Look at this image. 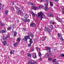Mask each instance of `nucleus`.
<instances>
[{
    "instance_id": "1",
    "label": "nucleus",
    "mask_w": 64,
    "mask_h": 64,
    "mask_svg": "<svg viewBox=\"0 0 64 64\" xmlns=\"http://www.w3.org/2000/svg\"><path fill=\"white\" fill-rule=\"evenodd\" d=\"M49 27L50 29L49 28L47 27L44 28V31H47V32H48L49 33H50L51 32V30H51L53 28V26H52L50 25L49 26Z\"/></svg>"
},
{
    "instance_id": "2",
    "label": "nucleus",
    "mask_w": 64,
    "mask_h": 64,
    "mask_svg": "<svg viewBox=\"0 0 64 64\" xmlns=\"http://www.w3.org/2000/svg\"><path fill=\"white\" fill-rule=\"evenodd\" d=\"M30 36L28 35L27 36H24V40L25 41H27L28 40V39H30L29 41L30 43H33V42H32V39H30Z\"/></svg>"
},
{
    "instance_id": "3",
    "label": "nucleus",
    "mask_w": 64,
    "mask_h": 64,
    "mask_svg": "<svg viewBox=\"0 0 64 64\" xmlns=\"http://www.w3.org/2000/svg\"><path fill=\"white\" fill-rule=\"evenodd\" d=\"M40 16L41 18V20H42V18H45V16L42 12H40L38 13V17Z\"/></svg>"
},
{
    "instance_id": "4",
    "label": "nucleus",
    "mask_w": 64,
    "mask_h": 64,
    "mask_svg": "<svg viewBox=\"0 0 64 64\" xmlns=\"http://www.w3.org/2000/svg\"><path fill=\"white\" fill-rule=\"evenodd\" d=\"M56 19L58 21L60 22L62 24L63 23V22L62 21V19L59 18L58 17H56Z\"/></svg>"
},
{
    "instance_id": "5",
    "label": "nucleus",
    "mask_w": 64,
    "mask_h": 64,
    "mask_svg": "<svg viewBox=\"0 0 64 64\" xmlns=\"http://www.w3.org/2000/svg\"><path fill=\"white\" fill-rule=\"evenodd\" d=\"M33 57L34 58H37V56H36V53H34L32 54Z\"/></svg>"
},
{
    "instance_id": "6",
    "label": "nucleus",
    "mask_w": 64,
    "mask_h": 64,
    "mask_svg": "<svg viewBox=\"0 0 64 64\" xmlns=\"http://www.w3.org/2000/svg\"><path fill=\"white\" fill-rule=\"evenodd\" d=\"M26 19H24V18H23L22 19V20H23V21H24V22H30V20H29L28 19L27 20Z\"/></svg>"
},
{
    "instance_id": "7",
    "label": "nucleus",
    "mask_w": 64,
    "mask_h": 64,
    "mask_svg": "<svg viewBox=\"0 0 64 64\" xmlns=\"http://www.w3.org/2000/svg\"><path fill=\"white\" fill-rule=\"evenodd\" d=\"M47 16H48V17H53V15L51 14H47Z\"/></svg>"
},
{
    "instance_id": "8",
    "label": "nucleus",
    "mask_w": 64,
    "mask_h": 64,
    "mask_svg": "<svg viewBox=\"0 0 64 64\" xmlns=\"http://www.w3.org/2000/svg\"><path fill=\"white\" fill-rule=\"evenodd\" d=\"M18 12L19 14H20V15L23 14V12L21 10H19L18 11Z\"/></svg>"
},
{
    "instance_id": "9",
    "label": "nucleus",
    "mask_w": 64,
    "mask_h": 64,
    "mask_svg": "<svg viewBox=\"0 0 64 64\" xmlns=\"http://www.w3.org/2000/svg\"><path fill=\"white\" fill-rule=\"evenodd\" d=\"M46 49L49 52H51V49L49 47H46Z\"/></svg>"
},
{
    "instance_id": "10",
    "label": "nucleus",
    "mask_w": 64,
    "mask_h": 64,
    "mask_svg": "<svg viewBox=\"0 0 64 64\" xmlns=\"http://www.w3.org/2000/svg\"><path fill=\"white\" fill-rule=\"evenodd\" d=\"M12 32L13 33H14V37L16 36V35H17V32H15V31H14V30H13Z\"/></svg>"
},
{
    "instance_id": "11",
    "label": "nucleus",
    "mask_w": 64,
    "mask_h": 64,
    "mask_svg": "<svg viewBox=\"0 0 64 64\" xmlns=\"http://www.w3.org/2000/svg\"><path fill=\"white\" fill-rule=\"evenodd\" d=\"M30 26H32V27H34L36 26V24L34 23H32L30 24Z\"/></svg>"
},
{
    "instance_id": "12",
    "label": "nucleus",
    "mask_w": 64,
    "mask_h": 64,
    "mask_svg": "<svg viewBox=\"0 0 64 64\" xmlns=\"http://www.w3.org/2000/svg\"><path fill=\"white\" fill-rule=\"evenodd\" d=\"M32 62H33V63H32V64H36V63H37V62L36 61H35L34 60H33V61H31V62H30L31 63H32Z\"/></svg>"
},
{
    "instance_id": "13",
    "label": "nucleus",
    "mask_w": 64,
    "mask_h": 64,
    "mask_svg": "<svg viewBox=\"0 0 64 64\" xmlns=\"http://www.w3.org/2000/svg\"><path fill=\"white\" fill-rule=\"evenodd\" d=\"M29 17V16L28 15H27V14H26V15H25V17L24 18L25 19H26V18H28Z\"/></svg>"
},
{
    "instance_id": "14",
    "label": "nucleus",
    "mask_w": 64,
    "mask_h": 64,
    "mask_svg": "<svg viewBox=\"0 0 64 64\" xmlns=\"http://www.w3.org/2000/svg\"><path fill=\"white\" fill-rule=\"evenodd\" d=\"M50 23L51 24H54L55 23L53 21H52V20H51L50 21Z\"/></svg>"
},
{
    "instance_id": "15",
    "label": "nucleus",
    "mask_w": 64,
    "mask_h": 64,
    "mask_svg": "<svg viewBox=\"0 0 64 64\" xmlns=\"http://www.w3.org/2000/svg\"><path fill=\"white\" fill-rule=\"evenodd\" d=\"M20 41V38H18L17 40V42L19 43Z\"/></svg>"
},
{
    "instance_id": "16",
    "label": "nucleus",
    "mask_w": 64,
    "mask_h": 64,
    "mask_svg": "<svg viewBox=\"0 0 64 64\" xmlns=\"http://www.w3.org/2000/svg\"><path fill=\"white\" fill-rule=\"evenodd\" d=\"M33 8L34 10H36V9H38V7H36L35 6H33Z\"/></svg>"
},
{
    "instance_id": "17",
    "label": "nucleus",
    "mask_w": 64,
    "mask_h": 64,
    "mask_svg": "<svg viewBox=\"0 0 64 64\" xmlns=\"http://www.w3.org/2000/svg\"><path fill=\"white\" fill-rule=\"evenodd\" d=\"M49 52H48L46 54V55H47L48 57L49 56H50V55H51V54H49Z\"/></svg>"
},
{
    "instance_id": "18",
    "label": "nucleus",
    "mask_w": 64,
    "mask_h": 64,
    "mask_svg": "<svg viewBox=\"0 0 64 64\" xmlns=\"http://www.w3.org/2000/svg\"><path fill=\"white\" fill-rule=\"evenodd\" d=\"M50 6L53 7V3L50 2Z\"/></svg>"
},
{
    "instance_id": "19",
    "label": "nucleus",
    "mask_w": 64,
    "mask_h": 64,
    "mask_svg": "<svg viewBox=\"0 0 64 64\" xmlns=\"http://www.w3.org/2000/svg\"><path fill=\"white\" fill-rule=\"evenodd\" d=\"M33 61V60H31L30 61H29L28 62V64H32V62H32V63H31V61Z\"/></svg>"
},
{
    "instance_id": "20",
    "label": "nucleus",
    "mask_w": 64,
    "mask_h": 64,
    "mask_svg": "<svg viewBox=\"0 0 64 64\" xmlns=\"http://www.w3.org/2000/svg\"><path fill=\"white\" fill-rule=\"evenodd\" d=\"M10 35L9 34H8L6 38V39H7V38H9V37H10V36H9Z\"/></svg>"
},
{
    "instance_id": "21",
    "label": "nucleus",
    "mask_w": 64,
    "mask_h": 64,
    "mask_svg": "<svg viewBox=\"0 0 64 64\" xmlns=\"http://www.w3.org/2000/svg\"><path fill=\"white\" fill-rule=\"evenodd\" d=\"M1 32H2V33H5V32H6V30H2L1 31Z\"/></svg>"
},
{
    "instance_id": "22",
    "label": "nucleus",
    "mask_w": 64,
    "mask_h": 64,
    "mask_svg": "<svg viewBox=\"0 0 64 64\" xmlns=\"http://www.w3.org/2000/svg\"><path fill=\"white\" fill-rule=\"evenodd\" d=\"M14 50H12V51L10 52V54H12L14 53Z\"/></svg>"
},
{
    "instance_id": "23",
    "label": "nucleus",
    "mask_w": 64,
    "mask_h": 64,
    "mask_svg": "<svg viewBox=\"0 0 64 64\" xmlns=\"http://www.w3.org/2000/svg\"><path fill=\"white\" fill-rule=\"evenodd\" d=\"M6 15H7L8 14V11L7 10H6L5 11Z\"/></svg>"
},
{
    "instance_id": "24",
    "label": "nucleus",
    "mask_w": 64,
    "mask_h": 64,
    "mask_svg": "<svg viewBox=\"0 0 64 64\" xmlns=\"http://www.w3.org/2000/svg\"><path fill=\"white\" fill-rule=\"evenodd\" d=\"M36 50H37V51H38V50L39 51H40V49L38 47H36Z\"/></svg>"
},
{
    "instance_id": "25",
    "label": "nucleus",
    "mask_w": 64,
    "mask_h": 64,
    "mask_svg": "<svg viewBox=\"0 0 64 64\" xmlns=\"http://www.w3.org/2000/svg\"><path fill=\"white\" fill-rule=\"evenodd\" d=\"M15 8H16L17 10H19V9H20V8H18V7H16V6H15Z\"/></svg>"
},
{
    "instance_id": "26",
    "label": "nucleus",
    "mask_w": 64,
    "mask_h": 64,
    "mask_svg": "<svg viewBox=\"0 0 64 64\" xmlns=\"http://www.w3.org/2000/svg\"><path fill=\"white\" fill-rule=\"evenodd\" d=\"M3 43L4 45H6V41H4L3 42Z\"/></svg>"
},
{
    "instance_id": "27",
    "label": "nucleus",
    "mask_w": 64,
    "mask_h": 64,
    "mask_svg": "<svg viewBox=\"0 0 64 64\" xmlns=\"http://www.w3.org/2000/svg\"><path fill=\"white\" fill-rule=\"evenodd\" d=\"M44 10H48V7H45L44 8Z\"/></svg>"
},
{
    "instance_id": "28",
    "label": "nucleus",
    "mask_w": 64,
    "mask_h": 64,
    "mask_svg": "<svg viewBox=\"0 0 64 64\" xmlns=\"http://www.w3.org/2000/svg\"><path fill=\"white\" fill-rule=\"evenodd\" d=\"M32 15L33 16H36L37 15L36 14L33 13H32Z\"/></svg>"
},
{
    "instance_id": "29",
    "label": "nucleus",
    "mask_w": 64,
    "mask_h": 64,
    "mask_svg": "<svg viewBox=\"0 0 64 64\" xmlns=\"http://www.w3.org/2000/svg\"><path fill=\"white\" fill-rule=\"evenodd\" d=\"M18 42H17L16 43H15L14 44V46H15H15H16V45H17V44H18Z\"/></svg>"
},
{
    "instance_id": "30",
    "label": "nucleus",
    "mask_w": 64,
    "mask_h": 64,
    "mask_svg": "<svg viewBox=\"0 0 64 64\" xmlns=\"http://www.w3.org/2000/svg\"><path fill=\"white\" fill-rule=\"evenodd\" d=\"M42 7H43V6L42 5H40L39 6V8H41Z\"/></svg>"
},
{
    "instance_id": "31",
    "label": "nucleus",
    "mask_w": 64,
    "mask_h": 64,
    "mask_svg": "<svg viewBox=\"0 0 64 64\" xmlns=\"http://www.w3.org/2000/svg\"><path fill=\"white\" fill-rule=\"evenodd\" d=\"M31 43H30V44L28 45V47H30L31 46Z\"/></svg>"
},
{
    "instance_id": "32",
    "label": "nucleus",
    "mask_w": 64,
    "mask_h": 64,
    "mask_svg": "<svg viewBox=\"0 0 64 64\" xmlns=\"http://www.w3.org/2000/svg\"><path fill=\"white\" fill-rule=\"evenodd\" d=\"M28 57H31V54H28Z\"/></svg>"
},
{
    "instance_id": "33",
    "label": "nucleus",
    "mask_w": 64,
    "mask_h": 64,
    "mask_svg": "<svg viewBox=\"0 0 64 64\" xmlns=\"http://www.w3.org/2000/svg\"><path fill=\"white\" fill-rule=\"evenodd\" d=\"M7 30H11V27H9L8 28Z\"/></svg>"
},
{
    "instance_id": "34",
    "label": "nucleus",
    "mask_w": 64,
    "mask_h": 64,
    "mask_svg": "<svg viewBox=\"0 0 64 64\" xmlns=\"http://www.w3.org/2000/svg\"><path fill=\"white\" fill-rule=\"evenodd\" d=\"M38 55H39V56L40 57L41 56V52H40L38 53Z\"/></svg>"
},
{
    "instance_id": "35",
    "label": "nucleus",
    "mask_w": 64,
    "mask_h": 64,
    "mask_svg": "<svg viewBox=\"0 0 64 64\" xmlns=\"http://www.w3.org/2000/svg\"><path fill=\"white\" fill-rule=\"evenodd\" d=\"M48 59L49 61H50V60H51L52 59V58H48Z\"/></svg>"
},
{
    "instance_id": "36",
    "label": "nucleus",
    "mask_w": 64,
    "mask_h": 64,
    "mask_svg": "<svg viewBox=\"0 0 64 64\" xmlns=\"http://www.w3.org/2000/svg\"><path fill=\"white\" fill-rule=\"evenodd\" d=\"M58 37H60V36H61V35H60V34H58Z\"/></svg>"
},
{
    "instance_id": "37",
    "label": "nucleus",
    "mask_w": 64,
    "mask_h": 64,
    "mask_svg": "<svg viewBox=\"0 0 64 64\" xmlns=\"http://www.w3.org/2000/svg\"><path fill=\"white\" fill-rule=\"evenodd\" d=\"M48 4H49V2H47V4H46V6H48Z\"/></svg>"
},
{
    "instance_id": "38",
    "label": "nucleus",
    "mask_w": 64,
    "mask_h": 64,
    "mask_svg": "<svg viewBox=\"0 0 64 64\" xmlns=\"http://www.w3.org/2000/svg\"><path fill=\"white\" fill-rule=\"evenodd\" d=\"M56 61V59H54L52 60V62H55Z\"/></svg>"
},
{
    "instance_id": "39",
    "label": "nucleus",
    "mask_w": 64,
    "mask_h": 64,
    "mask_svg": "<svg viewBox=\"0 0 64 64\" xmlns=\"http://www.w3.org/2000/svg\"><path fill=\"white\" fill-rule=\"evenodd\" d=\"M60 56H62V57H64V54H62L60 55Z\"/></svg>"
},
{
    "instance_id": "40",
    "label": "nucleus",
    "mask_w": 64,
    "mask_h": 64,
    "mask_svg": "<svg viewBox=\"0 0 64 64\" xmlns=\"http://www.w3.org/2000/svg\"><path fill=\"white\" fill-rule=\"evenodd\" d=\"M2 26H4L5 25V24L4 23H2L1 24Z\"/></svg>"
},
{
    "instance_id": "41",
    "label": "nucleus",
    "mask_w": 64,
    "mask_h": 64,
    "mask_svg": "<svg viewBox=\"0 0 64 64\" xmlns=\"http://www.w3.org/2000/svg\"><path fill=\"white\" fill-rule=\"evenodd\" d=\"M60 40L61 41H63V38H60Z\"/></svg>"
},
{
    "instance_id": "42",
    "label": "nucleus",
    "mask_w": 64,
    "mask_h": 64,
    "mask_svg": "<svg viewBox=\"0 0 64 64\" xmlns=\"http://www.w3.org/2000/svg\"><path fill=\"white\" fill-rule=\"evenodd\" d=\"M32 38H33L34 37V35H33L32 34V36H31Z\"/></svg>"
},
{
    "instance_id": "43",
    "label": "nucleus",
    "mask_w": 64,
    "mask_h": 64,
    "mask_svg": "<svg viewBox=\"0 0 64 64\" xmlns=\"http://www.w3.org/2000/svg\"><path fill=\"white\" fill-rule=\"evenodd\" d=\"M62 31L63 32H64V28L62 29Z\"/></svg>"
},
{
    "instance_id": "44",
    "label": "nucleus",
    "mask_w": 64,
    "mask_h": 64,
    "mask_svg": "<svg viewBox=\"0 0 64 64\" xmlns=\"http://www.w3.org/2000/svg\"><path fill=\"white\" fill-rule=\"evenodd\" d=\"M45 0H40V1H42V2H43V1H44ZM46 1H48V0H46Z\"/></svg>"
},
{
    "instance_id": "45",
    "label": "nucleus",
    "mask_w": 64,
    "mask_h": 64,
    "mask_svg": "<svg viewBox=\"0 0 64 64\" xmlns=\"http://www.w3.org/2000/svg\"><path fill=\"white\" fill-rule=\"evenodd\" d=\"M12 10H14V7L13 6L12 7Z\"/></svg>"
},
{
    "instance_id": "46",
    "label": "nucleus",
    "mask_w": 64,
    "mask_h": 64,
    "mask_svg": "<svg viewBox=\"0 0 64 64\" xmlns=\"http://www.w3.org/2000/svg\"><path fill=\"white\" fill-rule=\"evenodd\" d=\"M30 4H31V5H33V4H32V3H31V2H30Z\"/></svg>"
},
{
    "instance_id": "47",
    "label": "nucleus",
    "mask_w": 64,
    "mask_h": 64,
    "mask_svg": "<svg viewBox=\"0 0 64 64\" xmlns=\"http://www.w3.org/2000/svg\"><path fill=\"white\" fill-rule=\"evenodd\" d=\"M24 31H25L26 30V28H24Z\"/></svg>"
},
{
    "instance_id": "48",
    "label": "nucleus",
    "mask_w": 64,
    "mask_h": 64,
    "mask_svg": "<svg viewBox=\"0 0 64 64\" xmlns=\"http://www.w3.org/2000/svg\"><path fill=\"white\" fill-rule=\"evenodd\" d=\"M54 1H59V0H54Z\"/></svg>"
},
{
    "instance_id": "49",
    "label": "nucleus",
    "mask_w": 64,
    "mask_h": 64,
    "mask_svg": "<svg viewBox=\"0 0 64 64\" xmlns=\"http://www.w3.org/2000/svg\"><path fill=\"white\" fill-rule=\"evenodd\" d=\"M34 48H32V51H34Z\"/></svg>"
},
{
    "instance_id": "50",
    "label": "nucleus",
    "mask_w": 64,
    "mask_h": 64,
    "mask_svg": "<svg viewBox=\"0 0 64 64\" xmlns=\"http://www.w3.org/2000/svg\"><path fill=\"white\" fill-rule=\"evenodd\" d=\"M59 64V63L58 62H57L56 63H55V64Z\"/></svg>"
},
{
    "instance_id": "51",
    "label": "nucleus",
    "mask_w": 64,
    "mask_h": 64,
    "mask_svg": "<svg viewBox=\"0 0 64 64\" xmlns=\"http://www.w3.org/2000/svg\"><path fill=\"white\" fill-rule=\"evenodd\" d=\"M14 24H13L12 25V26L13 28H14Z\"/></svg>"
},
{
    "instance_id": "52",
    "label": "nucleus",
    "mask_w": 64,
    "mask_h": 64,
    "mask_svg": "<svg viewBox=\"0 0 64 64\" xmlns=\"http://www.w3.org/2000/svg\"><path fill=\"white\" fill-rule=\"evenodd\" d=\"M12 5H14V2H12Z\"/></svg>"
},
{
    "instance_id": "53",
    "label": "nucleus",
    "mask_w": 64,
    "mask_h": 64,
    "mask_svg": "<svg viewBox=\"0 0 64 64\" xmlns=\"http://www.w3.org/2000/svg\"><path fill=\"white\" fill-rule=\"evenodd\" d=\"M40 61H42V58H40Z\"/></svg>"
},
{
    "instance_id": "54",
    "label": "nucleus",
    "mask_w": 64,
    "mask_h": 64,
    "mask_svg": "<svg viewBox=\"0 0 64 64\" xmlns=\"http://www.w3.org/2000/svg\"><path fill=\"white\" fill-rule=\"evenodd\" d=\"M56 26H57V27H59V26L58 25H57Z\"/></svg>"
},
{
    "instance_id": "55",
    "label": "nucleus",
    "mask_w": 64,
    "mask_h": 64,
    "mask_svg": "<svg viewBox=\"0 0 64 64\" xmlns=\"http://www.w3.org/2000/svg\"><path fill=\"white\" fill-rule=\"evenodd\" d=\"M1 6V4L0 3V6Z\"/></svg>"
},
{
    "instance_id": "56",
    "label": "nucleus",
    "mask_w": 64,
    "mask_h": 64,
    "mask_svg": "<svg viewBox=\"0 0 64 64\" xmlns=\"http://www.w3.org/2000/svg\"><path fill=\"white\" fill-rule=\"evenodd\" d=\"M2 33V32H1V31H0V33Z\"/></svg>"
},
{
    "instance_id": "57",
    "label": "nucleus",
    "mask_w": 64,
    "mask_h": 64,
    "mask_svg": "<svg viewBox=\"0 0 64 64\" xmlns=\"http://www.w3.org/2000/svg\"><path fill=\"white\" fill-rule=\"evenodd\" d=\"M2 6L3 7H4V5H3Z\"/></svg>"
},
{
    "instance_id": "58",
    "label": "nucleus",
    "mask_w": 64,
    "mask_h": 64,
    "mask_svg": "<svg viewBox=\"0 0 64 64\" xmlns=\"http://www.w3.org/2000/svg\"><path fill=\"white\" fill-rule=\"evenodd\" d=\"M1 8H0V10H1Z\"/></svg>"
},
{
    "instance_id": "59",
    "label": "nucleus",
    "mask_w": 64,
    "mask_h": 64,
    "mask_svg": "<svg viewBox=\"0 0 64 64\" xmlns=\"http://www.w3.org/2000/svg\"><path fill=\"white\" fill-rule=\"evenodd\" d=\"M1 23V21H0V23Z\"/></svg>"
},
{
    "instance_id": "60",
    "label": "nucleus",
    "mask_w": 64,
    "mask_h": 64,
    "mask_svg": "<svg viewBox=\"0 0 64 64\" xmlns=\"http://www.w3.org/2000/svg\"><path fill=\"white\" fill-rule=\"evenodd\" d=\"M3 9H4V8H3Z\"/></svg>"
},
{
    "instance_id": "61",
    "label": "nucleus",
    "mask_w": 64,
    "mask_h": 64,
    "mask_svg": "<svg viewBox=\"0 0 64 64\" xmlns=\"http://www.w3.org/2000/svg\"><path fill=\"white\" fill-rule=\"evenodd\" d=\"M55 50H54L55 51Z\"/></svg>"
}]
</instances>
